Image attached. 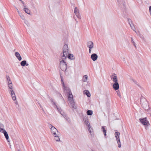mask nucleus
Segmentation results:
<instances>
[{
	"instance_id": "20e7f679",
	"label": "nucleus",
	"mask_w": 151,
	"mask_h": 151,
	"mask_svg": "<svg viewBox=\"0 0 151 151\" xmlns=\"http://www.w3.org/2000/svg\"><path fill=\"white\" fill-rule=\"evenodd\" d=\"M140 121L144 125H145V129H148V127H149L150 124L148 121L146 119V118H144L143 119H139Z\"/></svg>"
},
{
	"instance_id": "37998d69",
	"label": "nucleus",
	"mask_w": 151,
	"mask_h": 151,
	"mask_svg": "<svg viewBox=\"0 0 151 151\" xmlns=\"http://www.w3.org/2000/svg\"><path fill=\"white\" fill-rule=\"evenodd\" d=\"M7 82L8 84H11L12 83V81H11V80H9V81H7Z\"/></svg>"
},
{
	"instance_id": "69168bd1",
	"label": "nucleus",
	"mask_w": 151,
	"mask_h": 151,
	"mask_svg": "<svg viewBox=\"0 0 151 151\" xmlns=\"http://www.w3.org/2000/svg\"><path fill=\"white\" fill-rule=\"evenodd\" d=\"M24 6V7H26V6Z\"/></svg>"
},
{
	"instance_id": "e433bc0d",
	"label": "nucleus",
	"mask_w": 151,
	"mask_h": 151,
	"mask_svg": "<svg viewBox=\"0 0 151 151\" xmlns=\"http://www.w3.org/2000/svg\"><path fill=\"white\" fill-rule=\"evenodd\" d=\"M84 78H85V79L84 80H83V81H84V82L86 81L87 80V78H88L87 76L86 75H85L84 76Z\"/></svg>"
},
{
	"instance_id": "c03bdc74",
	"label": "nucleus",
	"mask_w": 151,
	"mask_h": 151,
	"mask_svg": "<svg viewBox=\"0 0 151 151\" xmlns=\"http://www.w3.org/2000/svg\"><path fill=\"white\" fill-rule=\"evenodd\" d=\"M147 111H148V113L149 114H151V110L149 109Z\"/></svg>"
},
{
	"instance_id": "c85d7f7f",
	"label": "nucleus",
	"mask_w": 151,
	"mask_h": 151,
	"mask_svg": "<svg viewBox=\"0 0 151 151\" xmlns=\"http://www.w3.org/2000/svg\"><path fill=\"white\" fill-rule=\"evenodd\" d=\"M24 23L27 26V27L29 26L30 24L29 22L27 20L25 19L24 21Z\"/></svg>"
},
{
	"instance_id": "a878e982",
	"label": "nucleus",
	"mask_w": 151,
	"mask_h": 151,
	"mask_svg": "<svg viewBox=\"0 0 151 151\" xmlns=\"http://www.w3.org/2000/svg\"><path fill=\"white\" fill-rule=\"evenodd\" d=\"M130 26L131 28V29L134 31L135 32H136V33L137 34V35H138V34L137 33V32L135 31V27H134V25L133 24H132H132H130Z\"/></svg>"
},
{
	"instance_id": "dca6fc26",
	"label": "nucleus",
	"mask_w": 151,
	"mask_h": 151,
	"mask_svg": "<svg viewBox=\"0 0 151 151\" xmlns=\"http://www.w3.org/2000/svg\"><path fill=\"white\" fill-rule=\"evenodd\" d=\"M143 108L146 111H147L149 109V106L147 105V103L146 104H143V105H142Z\"/></svg>"
},
{
	"instance_id": "1a4fd4ad",
	"label": "nucleus",
	"mask_w": 151,
	"mask_h": 151,
	"mask_svg": "<svg viewBox=\"0 0 151 151\" xmlns=\"http://www.w3.org/2000/svg\"><path fill=\"white\" fill-rule=\"evenodd\" d=\"M111 78L113 81L114 82H118V79L116 76V74L114 73L111 76Z\"/></svg>"
},
{
	"instance_id": "0e129e2a",
	"label": "nucleus",
	"mask_w": 151,
	"mask_h": 151,
	"mask_svg": "<svg viewBox=\"0 0 151 151\" xmlns=\"http://www.w3.org/2000/svg\"><path fill=\"white\" fill-rule=\"evenodd\" d=\"M63 99L64 101V99L63 98Z\"/></svg>"
},
{
	"instance_id": "423d86ee",
	"label": "nucleus",
	"mask_w": 151,
	"mask_h": 151,
	"mask_svg": "<svg viewBox=\"0 0 151 151\" xmlns=\"http://www.w3.org/2000/svg\"><path fill=\"white\" fill-rule=\"evenodd\" d=\"M49 127H51L50 129L52 133H53L54 135H56V132H58L57 129L54 126H52L51 124H50L49 125Z\"/></svg>"
},
{
	"instance_id": "2eb2a0df",
	"label": "nucleus",
	"mask_w": 151,
	"mask_h": 151,
	"mask_svg": "<svg viewBox=\"0 0 151 151\" xmlns=\"http://www.w3.org/2000/svg\"><path fill=\"white\" fill-rule=\"evenodd\" d=\"M83 93L84 94H86L88 97H90L91 94L88 90H85L83 91Z\"/></svg>"
},
{
	"instance_id": "6e6552de",
	"label": "nucleus",
	"mask_w": 151,
	"mask_h": 151,
	"mask_svg": "<svg viewBox=\"0 0 151 151\" xmlns=\"http://www.w3.org/2000/svg\"><path fill=\"white\" fill-rule=\"evenodd\" d=\"M62 83L63 84V86L64 89V91L65 92L67 93V94L70 93V92H71L70 90L69 87H66L64 84V83L62 81Z\"/></svg>"
},
{
	"instance_id": "5701e85b",
	"label": "nucleus",
	"mask_w": 151,
	"mask_h": 151,
	"mask_svg": "<svg viewBox=\"0 0 151 151\" xmlns=\"http://www.w3.org/2000/svg\"><path fill=\"white\" fill-rule=\"evenodd\" d=\"M26 64V60H23L20 63V64L22 66H24Z\"/></svg>"
},
{
	"instance_id": "3c124183",
	"label": "nucleus",
	"mask_w": 151,
	"mask_h": 151,
	"mask_svg": "<svg viewBox=\"0 0 151 151\" xmlns=\"http://www.w3.org/2000/svg\"><path fill=\"white\" fill-rule=\"evenodd\" d=\"M17 9V11L18 12V13L19 14V15L20 14V13H19V11Z\"/></svg>"
},
{
	"instance_id": "39448f33",
	"label": "nucleus",
	"mask_w": 151,
	"mask_h": 151,
	"mask_svg": "<svg viewBox=\"0 0 151 151\" xmlns=\"http://www.w3.org/2000/svg\"><path fill=\"white\" fill-rule=\"evenodd\" d=\"M87 47L89 48V52L91 53V49H92L93 46V44L92 41H90L88 42L87 43Z\"/></svg>"
},
{
	"instance_id": "7c9ffc66",
	"label": "nucleus",
	"mask_w": 151,
	"mask_h": 151,
	"mask_svg": "<svg viewBox=\"0 0 151 151\" xmlns=\"http://www.w3.org/2000/svg\"><path fill=\"white\" fill-rule=\"evenodd\" d=\"M8 87L9 88V89H10V90L12 89L13 86L12 83L8 84Z\"/></svg>"
},
{
	"instance_id": "2f4dec72",
	"label": "nucleus",
	"mask_w": 151,
	"mask_h": 151,
	"mask_svg": "<svg viewBox=\"0 0 151 151\" xmlns=\"http://www.w3.org/2000/svg\"><path fill=\"white\" fill-rule=\"evenodd\" d=\"M79 12V10H78L77 7H75L74 9L75 14Z\"/></svg>"
},
{
	"instance_id": "0eeeda50",
	"label": "nucleus",
	"mask_w": 151,
	"mask_h": 151,
	"mask_svg": "<svg viewBox=\"0 0 151 151\" xmlns=\"http://www.w3.org/2000/svg\"><path fill=\"white\" fill-rule=\"evenodd\" d=\"M62 83L63 84V86L64 89V91L65 92L67 93V94L70 93V92H71L70 90L69 87H66L64 84V83L62 81Z\"/></svg>"
},
{
	"instance_id": "f257e3e1",
	"label": "nucleus",
	"mask_w": 151,
	"mask_h": 151,
	"mask_svg": "<svg viewBox=\"0 0 151 151\" xmlns=\"http://www.w3.org/2000/svg\"><path fill=\"white\" fill-rule=\"evenodd\" d=\"M68 99L70 104V106L72 108L76 109V107L75 106V102L73 100V96L71 92L67 94Z\"/></svg>"
},
{
	"instance_id": "8fccbe9b",
	"label": "nucleus",
	"mask_w": 151,
	"mask_h": 151,
	"mask_svg": "<svg viewBox=\"0 0 151 151\" xmlns=\"http://www.w3.org/2000/svg\"><path fill=\"white\" fill-rule=\"evenodd\" d=\"M20 0V1H21V3H22L23 4H24V2L22 1V0Z\"/></svg>"
},
{
	"instance_id": "f03ea898",
	"label": "nucleus",
	"mask_w": 151,
	"mask_h": 151,
	"mask_svg": "<svg viewBox=\"0 0 151 151\" xmlns=\"http://www.w3.org/2000/svg\"><path fill=\"white\" fill-rule=\"evenodd\" d=\"M68 53V45L67 44H65L63 48V55L62 56L63 59L65 60L67 57V55Z\"/></svg>"
},
{
	"instance_id": "4c0bfd02",
	"label": "nucleus",
	"mask_w": 151,
	"mask_h": 151,
	"mask_svg": "<svg viewBox=\"0 0 151 151\" xmlns=\"http://www.w3.org/2000/svg\"><path fill=\"white\" fill-rule=\"evenodd\" d=\"M116 92H117V95L119 96V97H120L121 96V93L119 91V90H118L117 91H116Z\"/></svg>"
},
{
	"instance_id": "f8f14e48",
	"label": "nucleus",
	"mask_w": 151,
	"mask_h": 151,
	"mask_svg": "<svg viewBox=\"0 0 151 151\" xmlns=\"http://www.w3.org/2000/svg\"><path fill=\"white\" fill-rule=\"evenodd\" d=\"M91 58L93 61H95L97 60L98 56L96 54L93 53L91 55Z\"/></svg>"
},
{
	"instance_id": "f704fd0d",
	"label": "nucleus",
	"mask_w": 151,
	"mask_h": 151,
	"mask_svg": "<svg viewBox=\"0 0 151 151\" xmlns=\"http://www.w3.org/2000/svg\"><path fill=\"white\" fill-rule=\"evenodd\" d=\"M128 22L129 25L131 24L132 25V21L131 19H128Z\"/></svg>"
},
{
	"instance_id": "338daca9",
	"label": "nucleus",
	"mask_w": 151,
	"mask_h": 151,
	"mask_svg": "<svg viewBox=\"0 0 151 151\" xmlns=\"http://www.w3.org/2000/svg\"><path fill=\"white\" fill-rule=\"evenodd\" d=\"M73 18H75V17H73Z\"/></svg>"
},
{
	"instance_id": "de8ad7c7",
	"label": "nucleus",
	"mask_w": 151,
	"mask_h": 151,
	"mask_svg": "<svg viewBox=\"0 0 151 151\" xmlns=\"http://www.w3.org/2000/svg\"><path fill=\"white\" fill-rule=\"evenodd\" d=\"M132 43H133V44L134 45L135 47H136V44H135V43L134 42V41H133Z\"/></svg>"
},
{
	"instance_id": "bb28decb",
	"label": "nucleus",
	"mask_w": 151,
	"mask_h": 151,
	"mask_svg": "<svg viewBox=\"0 0 151 151\" xmlns=\"http://www.w3.org/2000/svg\"><path fill=\"white\" fill-rule=\"evenodd\" d=\"M3 125L2 124H0V131L3 133V131H4V129H3Z\"/></svg>"
},
{
	"instance_id": "5fc2aeb1",
	"label": "nucleus",
	"mask_w": 151,
	"mask_h": 151,
	"mask_svg": "<svg viewBox=\"0 0 151 151\" xmlns=\"http://www.w3.org/2000/svg\"><path fill=\"white\" fill-rule=\"evenodd\" d=\"M25 65H26V66H28V65H29V64H28V63H26V64Z\"/></svg>"
},
{
	"instance_id": "cd10ccee",
	"label": "nucleus",
	"mask_w": 151,
	"mask_h": 151,
	"mask_svg": "<svg viewBox=\"0 0 151 151\" xmlns=\"http://www.w3.org/2000/svg\"><path fill=\"white\" fill-rule=\"evenodd\" d=\"M55 136V139L57 141H59L60 140V138L58 136L56 135H54Z\"/></svg>"
},
{
	"instance_id": "473e14b6",
	"label": "nucleus",
	"mask_w": 151,
	"mask_h": 151,
	"mask_svg": "<svg viewBox=\"0 0 151 151\" xmlns=\"http://www.w3.org/2000/svg\"><path fill=\"white\" fill-rule=\"evenodd\" d=\"M11 96L12 97V99L14 101H15L16 100V98L15 94L12 95Z\"/></svg>"
},
{
	"instance_id": "9b49d317",
	"label": "nucleus",
	"mask_w": 151,
	"mask_h": 151,
	"mask_svg": "<svg viewBox=\"0 0 151 151\" xmlns=\"http://www.w3.org/2000/svg\"><path fill=\"white\" fill-rule=\"evenodd\" d=\"M140 101L142 105H143V104H146L147 103L146 100L143 96H142L141 97Z\"/></svg>"
},
{
	"instance_id": "aec40b11",
	"label": "nucleus",
	"mask_w": 151,
	"mask_h": 151,
	"mask_svg": "<svg viewBox=\"0 0 151 151\" xmlns=\"http://www.w3.org/2000/svg\"><path fill=\"white\" fill-rule=\"evenodd\" d=\"M120 133L119 132H116L115 133V137L116 138V139H117L118 138H119V135Z\"/></svg>"
},
{
	"instance_id": "6e6d98bb",
	"label": "nucleus",
	"mask_w": 151,
	"mask_h": 151,
	"mask_svg": "<svg viewBox=\"0 0 151 151\" xmlns=\"http://www.w3.org/2000/svg\"><path fill=\"white\" fill-rule=\"evenodd\" d=\"M60 78H61V80L62 81V78L61 76H60Z\"/></svg>"
},
{
	"instance_id": "9d476101",
	"label": "nucleus",
	"mask_w": 151,
	"mask_h": 151,
	"mask_svg": "<svg viewBox=\"0 0 151 151\" xmlns=\"http://www.w3.org/2000/svg\"><path fill=\"white\" fill-rule=\"evenodd\" d=\"M113 87L116 90H118L119 88V85L118 82H114V83Z\"/></svg>"
},
{
	"instance_id": "bf43d9fd",
	"label": "nucleus",
	"mask_w": 151,
	"mask_h": 151,
	"mask_svg": "<svg viewBox=\"0 0 151 151\" xmlns=\"http://www.w3.org/2000/svg\"><path fill=\"white\" fill-rule=\"evenodd\" d=\"M134 82V83H135V84H137V82H136V81H135V82Z\"/></svg>"
},
{
	"instance_id": "412c9836",
	"label": "nucleus",
	"mask_w": 151,
	"mask_h": 151,
	"mask_svg": "<svg viewBox=\"0 0 151 151\" xmlns=\"http://www.w3.org/2000/svg\"><path fill=\"white\" fill-rule=\"evenodd\" d=\"M117 143L118 144V146L120 148L121 147V142L120 138H118L117 139H116Z\"/></svg>"
},
{
	"instance_id": "b1692460",
	"label": "nucleus",
	"mask_w": 151,
	"mask_h": 151,
	"mask_svg": "<svg viewBox=\"0 0 151 151\" xmlns=\"http://www.w3.org/2000/svg\"><path fill=\"white\" fill-rule=\"evenodd\" d=\"M86 113L88 115H91L93 114V111L92 110H88L87 111Z\"/></svg>"
},
{
	"instance_id": "c756f323",
	"label": "nucleus",
	"mask_w": 151,
	"mask_h": 151,
	"mask_svg": "<svg viewBox=\"0 0 151 151\" xmlns=\"http://www.w3.org/2000/svg\"><path fill=\"white\" fill-rule=\"evenodd\" d=\"M75 14H76V15L77 17L79 19H81V17L80 14H79V12L78 13H76Z\"/></svg>"
},
{
	"instance_id": "c9c22d12",
	"label": "nucleus",
	"mask_w": 151,
	"mask_h": 151,
	"mask_svg": "<svg viewBox=\"0 0 151 151\" xmlns=\"http://www.w3.org/2000/svg\"><path fill=\"white\" fill-rule=\"evenodd\" d=\"M66 120L69 122H70V119L69 118L68 116H66V117L65 118H64Z\"/></svg>"
},
{
	"instance_id": "a211bd4d",
	"label": "nucleus",
	"mask_w": 151,
	"mask_h": 151,
	"mask_svg": "<svg viewBox=\"0 0 151 151\" xmlns=\"http://www.w3.org/2000/svg\"><path fill=\"white\" fill-rule=\"evenodd\" d=\"M3 133L4 134L5 137L6 139H9V136L7 134V132L5 131H3Z\"/></svg>"
},
{
	"instance_id": "680f3d73",
	"label": "nucleus",
	"mask_w": 151,
	"mask_h": 151,
	"mask_svg": "<svg viewBox=\"0 0 151 151\" xmlns=\"http://www.w3.org/2000/svg\"><path fill=\"white\" fill-rule=\"evenodd\" d=\"M53 104H55V102H53Z\"/></svg>"
},
{
	"instance_id": "4468645a",
	"label": "nucleus",
	"mask_w": 151,
	"mask_h": 151,
	"mask_svg": "<svg viewBox=\"0 0 151 151\" xmlns=\"http://www.w3.org/2000/svg\"><path fill=\"white\" fill-rule=\"evenodd\" d=\"M83 119L84 122H85L87 126H88L89 125H90V123L88 122V119L87 117H84Z\"/></svg>"
},
{
	"instance_id": "e2e57ef3",
	"label": "nucleus",
	"mask_w": 151,
	"mask_h": 151,
	"mask_svg": "<svg viewBox=\"0 0 151 151\" xmlns=\"http://www.w3.org/2000/svg\"><path fill=\"white\" fill-rule=\"evenodd\" d=\"M139 86V85H138V84H137Z\"/></svg>"
},
{
	"instance_id": "72a5a7b5",
	"label": "nucleus",
	"mask_w": 151,
	"mask_h": 151,
	"mask_svg": "<svg viewBox=\"0 0 151 151\" xmlns=\"http://www.w3.org/2000/svg\"><path fill=\"white\" fill-rule=\"evenodd\" d=\"M9 92L10 93V94L11 95L15 94L14 91L12 89L9 90Z\"/></svg>"
},
{
	"instance_id": "393cba45",
	"label": "nucleus",
	"mask_w": 151,
	"mask_h": 151,
	"mask_svg": "<svg viewBox=\"0 0 151 151\" xmlns=\"http://www.w3.org/2000/svg\"><path fill=\"white\" fill-rule=\"evenodd\" d=\"M88 130L89 132L92 135L91 133H92V129L91 128V126L90 125H89L88 126Z\"/></svg>"
},
{
	"instance_id": "603ef678",
	"label": "nucleus",
	"mask_w": 151,
	"mask_h": 151,
	"mask_svg": "<svg viewBox=\"0 0 151 151\" xmlns=\"http://www.w3.org/2000/svg\"><path fill=\"white\" fill-rule=\"evenodd\" d=\"M75 20L76 21V23L77 24L78 23V21L76 20V19H75Z\"/></svg>"
},
{
	"instance_id": "ea45409f",
	"label": "nucleus",
	"mask_w": 151,
	"mask_h": 151,
	"mask_svg": "<svg viewBox=\"0 0 151 151\" xmlns=\"http://www.w3.org/2000/svg\"><path fill=\"white\" fill-rule=\"evenodd\" d=\"M6 79H7V81H8L10 80V78L9 76L6 75Z\"/></svg>"
},
{
	"instance_id": "ddd939ff",
	"label": "nucleus",
	"mask_w": 151,
	"mask_h": 151,
	"mask_svg": "<svg viewBox=\"0 0 151 151\" xmlns=\"http://www.w3.org/2000/svg\"><path fill=\"white\" fill-rule=\"evenodd\" d=\"M15 55L19 61H21L22 60V58L18 52H16L15 53Z\"/></svg>"
},
{
	"instance_id": "6ab92c4d",
	"label": "nucleus",
	"mask_w": 151,
	"mask_h": 151,
	"mask_svg": "<svg viewBox=\"0 0 151 151\" xmlns=\"http://www.w3.org/2000/svg\"><path fill=\"white\" fill-rule=\"evenodd\" d=\"M105 127H106L104 126H102L101 127L102 130L105 136L106 135V130L105 128Z\"/></svg>"
},
{
	"instance_id": "09e8293b",
	"label": "nucleus",
	"mask_w": 151,
	"mask_h": 151,
	"mask_svg": "<svg viewBox=\"0 0 151 151\" xmlns=\"http://www.w3.org/2000/svg\"><path fill=\"white\" fill-rule=\"evenodd\" d=\"M15 103L19 107V105H18V102L16 101L15 102Z\"/></svg>"
},
{
	"instance_id": "13d9d810",
	"label": "nucleus",
	"mask_w": 151,
	"mask_h": 151,
	"mask_svg": "<svg viewBox=\"0 0 151 151\" xmlns=\"http://www.w3.org/2000/svg\"><path fill=\"white\" fill-rule=\"evenodd\" d=\"M60 96L61 97L63 98V97L61 94H60Z\"/></svg>"
},
{
	"instance_id": "49530a36",
	"label": "nucleus",
	"mask_w": 151,
	"mask_h": 151,
	"mask_svg": "<svg viewBox=\"0 0 151 151\" xmlns=\"http://www.w3.org/2000/svg\"><path fill=\"white\" fill-rule=\"evenodd\" d=\"M149 11L150 13H151V6L149 7Z\"/></svg>"
},
{
	"instance_id": "a18cd8bd",
	"label": "nucleus",
	"mask_w": 151,
	"mask_h": 151,
	"mask_svg": "<svg viewBox=\"0 0 151 151\" xmlns=\"http://www.w3.org/2000/svg\"><path fill=\"white\" fill-rule=\"evenodd\" d=\"M64 118L65 117H66V116H67V114L64 113V114H63V115H62Z\"/></svg>"
},
{
	"instance_id": "58836bf2",
	"label": "nucleus",
	"mask_w": 151,
	"mask_h": 151,
	"mask_svg": "<svg viewBox=\"0 0 151 151\" xmlns=\"http://www.w3.org/2000/svg\"><path fill=\"white\" fill-rule=\"evenodd\" d=\"M137 33L138 34V35H139V36L142 38H143V36L141 35H140V33H139V32H137Z\"/></svg>"
},
{
	"instance_id": "4be33fe9",
	"label": "nucleus",
	"mask_w": 151,
	"mask_h": 151,
	"mask_svg": "<svg viewBox=\"0 0 151 151\" xmlns=\"http://www.w3.org/2000/svg\"><path fill=\"white\" fill-rule=\"evenodd\" d=\"M24 9L26 13L30 14V11L28 9L24 8Z\"/></svg>"
},
{
	"instance_id": "052dcab7",
	"label": "nucleus",
	"mask_w": 151,
	"mask_h": 151,
	"mask_svg": "<svg viewBox=\"0 0 151 151\" xmlns=\"http://www.w3.org/2000/svg\"><path fill=\"white\" fill-rule=\"evenodd\" d=\"M18 151H21L20 150H18Z\"/></svg>"
},
{
	"instance_id": "a19ab883",
	"label": "nucleus",
	"mask_w": 151,
	"mask_h": 151,
	"mask_svg": "<svg viewBox=\"0 0 151 151\" xmlns=\"http://www.w3.org/2000/svg\"><path fill=\"white\" fill-rule=\"evenodd\" d=\"M19 15L20 16L21 18L22 19H25V18H24V16H23V15H21L20 14H19Z\"/></svg>"
},
{
	"instance_id": "7ed1b4c3",
	"label": "nucleus",
	"mask_w": 151,
	"mask_h": 151,
	"mask_svg": "<svg viewBox=\"0 0 151 151\" xmlns=\"http://www.w3.org/2000/svg\"><path fill=\"white\" fill-rule=\"evenodd\" d=\"M60 66L61 69L63 71H65L67 68V65L64 60L62 58V60L60 62Z\"/></svg>"
},
{
	"instance_id": "79ce46f5",
	"label": "nucleus",
	"mask_w": 151,
	"mask_h": 151,
	"mask_svg": "<svg viewBox=\"0 0 151 151\" xmlns=\"http://www.w3.org/2000/svg\"><path fill=\"white\" fill-rule=\"evenodd\" d=\"M58 109L59 111L60 112L61 114L62 115H63V114L64 113L62 111H60V109L59 110L58 109Z\"/></svg>"
},
{
	"instance_id": "f3484780",
	"label": "nucleus",
	"mask_w": 151,
	"mask_h": 151,
	"mask_svg": "<svg viewBox=\"0 0 151 151\" xmlns=\"http://www.w3.org/2000/svg\"><path fill=\"white\" fill-rule=\"evenodd\" d=\"M68 57V58L70 60H73L75 58L73 54H68L67 55V57Z\"/></svg>"
},
{
	"instance_id": "4d7b16f0",
	"label": "nucleus",
	"mask_w": 151,
	"mask_h": 151,
	"mask_svg": "<svg viewBox=\"0 0 151 151\" xmlns=\"http://www.w3.org/2000/svg\"><path fill=\"white\" fill-rule=\"evenodd\" d=\"M131 40H132V42H133V39H132V38H131Z\"/></svg>"
},
{
	"instance_id": "864d4df0",
	"label": "nucleus",
	"mask_w": 151,
	"mask_h": 151,
	"mask_svg": "<svg viewBox=\"0 0 151 151\" xmlns=\"http://www.w3.org/2000/svg\"><path fill=\"white\" fill-rule=\"evenodd\" d=\"M38 104H39V105L40 106V107L41 108H42V106L41 105V104H40L39 103H38Z\"/></svg>"
}]
</instances>
